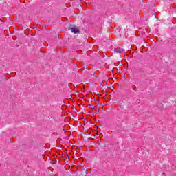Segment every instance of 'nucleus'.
I'll use <instances>...</instances> for the list:
<instances>
[{"mask_svg":"<svg viewBox=\"0 0 176 176\" xmlns=\"http://www.w3.org/2000/svg\"><path fill=\"white\" fill-rule=\"evenodd\" d=\"M123 52V50H116V53H122Z\"/></svg>","mask_w":176,"mask_h":176,"instance_id":"f03ea898","label":"nucleus"},{"mask_svg":"<svg viewBox=\"0 0 176 176\" xmlns=\"http://www.w3.org/2000/svg\"><path fill=\"white\" fill-rule=\"evenodd\" d=\"M71 31L74 34H79V28H78L76 27L71 28Z\"/></svg>","mask_w":176,"mask_h":176,"instance_id":"f257e3e1","label":"nucleus"}]
</instances>
